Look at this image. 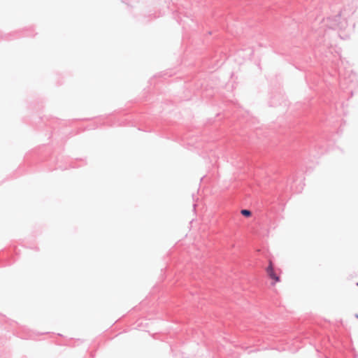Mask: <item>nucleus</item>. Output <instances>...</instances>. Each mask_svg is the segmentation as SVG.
Returning <instances> with one entry per match:
<instances>
[{
  "label": "nucleus",
  "instance_id": "obj_4",
  "mask_svg": "<svg viewBox=\"0 0 358 358\" xmlns=\"http://www.w3.org/2000/svg\"><path fill=\"white\" fill-rule=\"evenodd\" d=\"M357 285H358V283H357Z\"/></svg>",
  "mask_w": 358,
  "mask_h": 358
},
{
  "label": "nucleus",
  "instance_id": "obj_2",
  "mask_svg": "<svg viewBox=\"0 0 358 358\" xmlns=\"http://www.w3.org/2000/svg\"><path fill=\"white\" fill-rule=\"evenodd\" d=\"M241 213L244 215V216H246V217H250L251 215V212L249 210H242L241 211Z\"/></svg>",
  "mask_w": 358,
  "mask_h": 358
},
{
  "label": "nucleus",
  "instance_id": "obj_3",
  "mask_svg": "<svg viewBox=\"0 0 358 358\" xmlns=\"http://www.w3.org/2000/svg\"><path fill=\"white\" fill-rule=\"evenodd\" d=\"M356 317L358 319V315H356Z\"/></svg>",
  "mask_w": 358,
  "mask_h": 358
},
{
  "label": "nucleus",
  "instance_id": "obj_1",
  "mask_svg": "<svg viewBox=\"0 0 358 358\" xmlns=\"http://www.w3.org/2000/svg\"><path fill=\"white\" fill-rule=\"evenodd\" d=\"M266 272L268 277L273 280L271 282L272 285H274L280 282V273H277L276 270L274 268L273 264L271 260L268 262V266L266 268Z\"/></svg>",
  "mask_w": 358,
  "mask_h": 358
}]
</instances>
